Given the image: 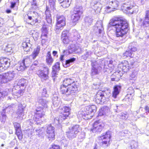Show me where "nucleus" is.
<instances>
[{"label":"nucleus","mask_w":149,"mask_h":149,"mask_svg":"<svg viewBox=\"0 0 149 149\" xmlns=\"http://www.w3.org/2000/svg\"><path fill=\"white\" fill-rule=\"evenodd\" d=\"M108 26L114 29L116 36L120 38V41L125 40L126 34L129 30V25L127 20L121 17H114L110 20Z\"/></svg>","instance_id":"f257e3e1"},{"label":"nucleus","mask_w":149,"mask_h":149,"mask_svg":"<svg viewBox=\"0 0 149 149\" xmlns=\"http://www.w3.org/2000/svg\"><path fill=\"white\" fill-rule=\"evenodd\" d=\"M86 111L85 113L80 111L78 113L79 117L84 119L88 120L91 119L94 113L97 110V107L95 105L87 106L86 108Z\"/></svg>","instance_id":"f03ea898"},{"label":"nucleus","mask_w":149,"mask_h":149,"mask_svg":"<svg viewBox=\"0 0 149 149\" xmlns=\"http://www.w3.org/2000/svg\"><path fill=\"white\" fill-rule=\"evenodd\" d=\"M110 95V93L108 91H99L95 96V102L98 104H102L107 100Z\"/></svg>","instance_id":"7ed1b4c3"},{"label":"nucleus","mask_w":149,"mask_h":149,"mask_svg":"<svg viewBox=\"0 0 149 149\" xmlns=\"http://www.w3.org/2000/svg\"><path fill=\"white\" fill-rule=\"evenodd\" d=\"M62 86L63 87L60 88L61 92L62 94H66V95H73L78 92L79 86L78 82L76 81L75 83L67 87Z\"/></svg>","instance_id":"20e7f679"},{"label":"nucleus","mask_w":149,"mask_h":149,"mask_svg":"<svg viewBox=\"0 0 149 149\" xmlns=\"http://www.w3.org/2000/svg\"><path fill=\"white\" fill-rule=\"evenodd\" d=\"M105 63L104 61L99 60L98 61L95 63H92V68L91 74L93 76L98 74L99 73V70L103 68L105 69L107 68V65L104 64V65L102 64Z\"/></svg>","instance_id":"39448f33"},{"label":"nucleus","mask_w":149,"mask_h":149,"mask_svg":"<svg viewBox=\"0 0 149 149\" xmlns=\"http://www.w3.org/2000/svg\"><path fill=\"white\" fill-rule=\"evenodd\" d=\"M39 69L36 71V74L42 79L46 80L48 78V74L49 72L48 68L43 64H41L38 66Z\"/></svg>","instance_id":"423d86ee"},{"label":"nucleus","mask_w":149,"mask_h":149,"mask_svg":"<svg viewBox=\"0 0 149 149\" xmlns=\"http://www.w3.org/2000/svg\"><path fill=\"white\" fill-rule=\"evenodd\" d=\"M45 110L41 108H37L34 111V120L35 124L40 125L42 122V118L45 115Z\"/></svg>","instance_id":"0eeeda50"},{"label":"nucleus","mask_w":149,"mask_h":149,"mask_svg":"<svg viewBox=\"0 0 149 149\" xmlns=\"http://www.w3.org/2000/svg\"><path fill=\"white\" fill-rule=\"evenodd\" d=\"M110 138V132H107L104 135L99 137V141L98 143L99 145L103 147H107L108 146Z\"/></svg>","instance_id":"6e6552de"},{"label":"nucleus","mask_w":149,"mask_h":149,"mask_svg":"<svg viewBox=\"0 0 149 149\" xmlns=\"http://www.w3.org/2000/svg\"><path fill=\"white\" fill-rule=\"evenodd\" d=\"M79 125H75L71 128H69L68 131L66 132L67 136L70 139H73L76 137L77 134L79 132Z\"/></svg>","instance_id":"1a4fd4ad"},{"label":"nucleus","mask_w":149,"mask_h":149,"mask_svg":"<svg viewBox=\"0 0 149 149\" xmlns=\"http://www.w3.org/2000/svg\"><path fill=\"white\" fill-rule=\"evenodd\" d=\"M82 9L81 7L76 6L74 8L73 13L72 14L71 18L73 22L78 21L80 18V15L82 13Z\"/></svg>","instance_id":"9d476101"},{"label":"nucleus","mask_w":149,"mask_h":149,"mask_svg":"<svg viewBox=\"0 0 149 149\" xmlns=\"http://www.w3.org/2000/svg\"><path fill=\"white\" fill-rule=\"evenodd\" d=\"M70 109L69 107L64 106L63 107H60L59 108V112L61 113V119H66L70 114Z\"/></svg>","instance_id":"9b49d317"},{"label":"nucleus","mask_w":149,"mask_h":149,"mask_svg":"<svg viewBox=\"0 0 149 149\" xmlns=\"http://www.w3.org/2000/svg\"><path fill=\"white\" fill-rule=\"evenodd\" d=\"M30 60L29 58H27L23 60L22 63H18L16 65V69L19 71H24L30 63Z\"/></svg>","instance_id":"f8f14e48"},{"label":"nucleus","mask_w":149,"mask_h":149,"mask_svg":"<svg viewBox=\"0 0 149 149\" xmlns=\"http://www.w3.org/2000/svg\"><path fill=\"white\" fill-rule=\"evenodd\" d=\"M66 18L63 15H57L56 17L57 23L56 29L61 30L64 26L65 25Z\"/></svg>","instance_id":"ddd939ff"},{"label":"nucleus","mask_w":149,"mask_h":149,"mask_svg":"<svg viewBox=\"0 0 149 149\" xmlns=\"http://www.w3.org/2000/svg\"><path fill=\"white\" fill-rule=\"evenodd\" d=\"M108 4L113 7L111 8L108 6L107 7V11L108 13L118 9L117 8L119 6V3L117 0H108Z\"/></svg>","instance_id":"4468645a"},{"label":"nucleus","mask_w":149,"mask_h":149,"mask_svg":"<svg viewBox=\"0 0 149 149\" xmlns=\"http://www.w3.org/2000/svg\"><path fill=\"white\" fill-rule=\"evenodd\" d=\"M54 129V127L51 125H48L47 126L46 129L47 135L48 137L50 139L49 140H51V139L52 140L54 139L55 136Z\"/></svg>","instance_id":"2eb2a0df"},{"label":"nucleus","mask_w":149,"mask_h":149,"mask_svg":"<svg viewBox=\"0 0 149 149\" xmlns=\"http://www.w3.org/2000/svg\"><path fill=\"white\" fill-rule=\"evenodd\" d=\"M10 65V61L6 58L0 60V72L3 71Z\"/></svg>","instance_id":"dca6fc26"},{"label":"nucleus","mask_w":149,"mask_h":149,"mask_svg":"<svg viewBox=\"0 0 149 149\" xmlns=\"http://www.w3.org/2000/svg\"><path fill=\"white\" fill-rule=\"evenodd\" d=\"M93 127V128L91 129V131L93 132L96 133L100 132L103 127V126L99 123L98 121H96L94 123Z\"/></svg>","instance_id":"f3484780"},{"label":"nucleus","mask_w":149,"mask_h":149,"mask_svg":"<svg viewBox=\"0 0 149 149\" xmlns=\"http://www.w3.org/2000/svg\"><path fill=\"white\" fill-rule=\"evenodd\" d=\"M64 54L61 55L60 58V59L62 61L63 66L65 68H67L71 65L72 63L75 61L76 59L74 58H72L66 60L65 61L63 62L64 60Z\"/></svg>","instance_id":"a211bd4d"},{"label":"nucleus","mask_w":149,"mask_h":149,"mask_svg":"<svg viewBox=\"0 0 149 149\" xmlns=\"http://www.w3.org/2000/svg\"><path fill=\"white\" fill-rule=\"evenodd\" d=\"M76 81H77L75 80V79L74 77L65 78L63 81V84L61 85V88L63 87L62 86L67 87L71 84L75 83Z\"/></svg>","instance_id":"6ab92c4d"},{"label":"nucleus","mask_w":149,"mask_h":149,"mask_svg":"<svg viewBox=\"0 0 149 149\" xmlns=\"http://www.w3.org/2000/svg\"><path fill=\"white\" fill-rule=\"evenodd\" d=\"M38 102L39 103V107L38 108H41L45 110L47 108L48 102L46 99L40 97L38 99Z\"/></svg>","instance_id":"aec40b11"},{"label":"nucleus","mask_w":149,"mask_h":149,"mask_svg":"<svg viewBox=\"0 0 149 149\" xmlns=\"http://www.w3.org/2000/svg\"><path fill=\"white\" fill-rule=\"evenodd\" d=\"M6 83L12 80L14 78L15 74L13 71H9L7 73L3 74Z\"/></svg>","instance_id":"412c9836"},{"label":"nucleus","mask_w":149,"mask_h":149,"mask_svg":"<svg viewBox=\"0 0 149 149\" xmlns=\"http://www.w3.org/2000/svg\"><path fill=\"white\" fill-rule=\"evenodd\" d=\"M104 29L102 22L101 21H97L96 24L95 30L96 33H98L99 36H100V34L103 33Z\"/></svg>","instance_id":"4be33fe9"},{"label":"nucleus","mask_w":149,"mask_h":149,"mask_svg":"<svg viewBox=\"0 0 149 149\" xmlns=\"http://www.w3.org/2000/svg\"><path fill=\"white\" fill-rule=\"evenodd\" d=\"M118 67L124 72H127L129 70V64L128 62L126 61H123L122 63L119 65Z\"/></svg>","instance_id":"5701e85b"},{"label":"nucleus","mask_w":149,"mask_h":149,"mask_svg":"<svg viewBox=\"0 0 149 149\" xmlns=\"http://www.w3.org/2000/svg\"><path fill=\"white\" fill-rule=\"evenodd\" d=\"M139 22L142 28H147L149 27V18L145 17L143 19L140 18Z\"/></svg>","instance_id":"b1692460"},{"label":"nucleus","mask_w":149,"mask_h":149,"mask_svg":"<svg viewBox=\"0 0 149 149\" xmlns=\"http://www.w3.org/2000/svg\"><path fill=\"white\" fill-rule=\"evenodd\" d=\"M60 63L59 62L56 63L52 67V77H56L58 74V72L60 70Z\"/></svg>","instance_id":"393cba45"},{"label":"nucleus","mask_w":149,"mask_h":149,"mask_svg":"<svg viewBox=\"0 0 149 149\" xmlns=\"http://www.w3.org/2000/svg\"><path fill=\"white\" fill-rule=\"evenodd\" d=\"M50 10L47 7H46V9L45 11L46 15V19L47 23L49 24V26H52V20L51 18V15L50 13Z\"/></svg>","instance_id":"a878e982"},{"label":"nucleus","mask_w":149,"mask_h":149,"mask_svg":"<svg viewBox=\"0 0 149 149\" xmlns=\"http://www.w3.org/2000/svg\"><path fill=\"white\" fill-rule=\"evenodd\" d=\"M17 114L18 115V117L21 120L24 118V108L22 107V104H19L18 105Z\"/></svg>","instance_id":"bb28decb"},{"label":"nucleus","mask_w":149,"mask_h":149,"mask_svg":"<svg viewBox=\"0 0 149 149\" xmlns=\"http://www.w3.org/2000/svg\"><path fill=\"white\" fill-rule=\"evenodd\" d=\"M120 73L121 71L119 70V71H117L114 73L111 76V80L118 81L123 75V74Z\"/></svg>","instance_id":"cd10ccee"},{"label":"nucleus","mask_w":149,"mask_h":149,"mask_svg":"<svg viewBox=\"0 0 149 149\" xmlns=\"http://www.w3.org/2000/svg\"><path fill=\"white\" fill-rule=\"evenodd\" d=\"M91 5L93 6V8L95 11L98 12L101 9L102 5L100 2L93 1L91 3Z\"/></svg>","instance_id":"c85d7f7f"},{"label":"nucleus","mask_w":149,"mask_h":149,"mask_svg":"<svg viewBox=\"0 0 149 149\" xmlns=\"http://www.w3.org/2000/svg\"><path fill=\"white\" fill-rule=\"evenodd\" d=\"M68 49H70L69 52L71 54L73 52L78 53L81 50V49L78 46H76L74 44H72L68 47Z\"/></svg>","instance_id":"c756f323"},{"label":"nucleus","mask_w":149,"mask_h":149,"mask_svg":"<svg viewBox=\"0 0 149 149\" xmlns=\"http://www.w3.org/2000/svg\"><path fill=\"white\" fill-rule=\"evenodd\" d=\"M52 99L53 104L55 107H57L59 105L60 102V99L58 98L57 94H53Z\"/></svg>","instance_id":"7c9ffc66"},{"label":"nucleus","mask_w":149,"mask_h":149,"mask_svg":"<svg viewBox=\"0 0 149 149\" xmlns=\"http://www.w3.org/2000/svg\"><path fill=\"white\" fill-rule=\"evenodd\" d=\"M121 89L120 85H116L114 88V90L112 93V96L114 98H116L117 96L119 93Z\"/></svg>","instance_id":"2f4dec72"},{"label":"nucleus","mask_w":149,"mask_h":149,"mask_svg":"<svg viewBox=\"0 0 149 149\" xmlns=\"http://www.w3.org/2000/svg\"><path fill=\"white\" fill-rule=\"evenodd\" d=\"M33 13L36 14H37V13L35 11H33L32 12V11L30 13ZM30 14V13H28L27 16L28 17V19L32 21L31 22L30 24L31 25H37L36 24L37 23H38V20L37 19H36L34 18V17L33 16V17L31 16H30L29 15Z\"/></svg>","instance_id":"473e14b6"},{"label":"nucleus","mask_w":149,"mask_h":149,"mask_svg":"<svg viewBox=\"0 0 149 149\" xmlns=\"http://www.w3.org/2000/svg\"><path fill=\"white\" fill-rule=\"evenodd\" d=\"M109 111V109L107 107H103L99 110L98 115L99 116H102L106 115Z\"/></svg>","instance_id":"72a5a7b5"},{"label":"nucleus","mask_w":149,"mask_h":149,"mask_svg":"<svg viewBox=\"0 0 149 149\" xmlns=\"http://www.w3.org/2000/svg\"><path fill=\"white\" fill-rule=\"evenodd\" d=\"M93 19L91 16L85 17L84 19V25L86 27H89L92 24Z\"/></svg>","instance_id":"f704fd0d"},{"label":"nucleus","mask_w":149,"mask_h":149,"mask_svg":"<svg viewBox=\"0 0 149 149\" xmlns=\"http://www.w3.org/2000/svg\"><path fill=\"white\" fill-rule=\"evenodd\" d=\"M22 46L24 51L27 52L29 51L31 45L29 42H22Z\"/></svg>","instance_id":"c9c22d12"},{"label":"nucleus","mask_w":149,"mask_h":149,"mask_svg":"<svg viewBox=\"0 0 149 149\" xmlns=\"http://www.w3.org/2000/svg\"><path fill=\"white\" fill-rule=\"evenodd\" d=\"M46 61L48 65H51L53 61V59L51 56V54L50 52H48L46 56Z\"/></svg>","instance_id":"e433bc0d"},{"label":"nucleus","mask_w":149,"mask_h":149,"mask_svg":"<svg viewBox=\"0 0 149 149\" xmlns=\"http://www.w3.org/2000/svg\"><path fill=\"white\" fill-rule=\"evenodd\" d=\"M28 83V82L27 80L22 79L19 80L17 84V85L19 86L20 88L21 87H25L27 86Z\"/></svg>","instance_id":"4c0bfd02"},{"label":"nucleus","mask_w":149,"mask_h":149,"mask_svg":"<svg viewBox=\"0 0 149 149\" xmlns=\"http://www.w3.org/2000/svg\"><path fill=\"white\" fill-rule=\"evenodd\" d=\"M29 33L32 35L35 40H37L40 34L38 32L34 30H31L29 31Z\"/></svg>","instance_id":"58836bf2"},{"label":"nucleus","mask_w":149,"mask_h":149,"mask_svg":"<svg viewBox=\"0 0 149 149\" xmlns=\"http://www.w3.org/2000/svg\"><path fill=\"white\" fill-rule=\"evenodd\" d=\"M40 47L39 46H37L36 49H34L33 52L31 56L34 59L38 55L40 50Z\"/></svg>","instance_id":"ea45409f"},{"label":"nucleus","mask_w":149,"mask_h":149,"mask_svg":"<svg viewBox=\"0 0 149 149\" xmlns=\"http://www.w3.org/2000/svg\"><path fill=\"white\" fill-rule=\"evenodd\" d=\"M133 7L134 6L132 5L124 3L122 6V8L123 10L128 11L132 9Z\"/></svg>","instance_id":"a19ab883"},{"label":"nucleus","mask_w":149,"mask_h":149,"mask_svg":"<svg viewBox=\"0 0 149 149\" xmlns=\"http://www.w3.org/2000/svg\"><path fill=\"white\" fill-rule=\"evenodd\" d=\"M135 42H132L129 44L128 49L132 52H135L137 50Z\"/></svg>","instance_id":"79ce46f5"},{"label":"nucleus","mask_w":149,"mask_h":149,"mask_svg":"<svg viewBox=\"0 0 149 149\" xmlns=\"http://www.w3.org/2000/svg\"><path fill=\"white\" fill-rule=\"evenodd\" d=\"M70 3V0H66L61 2V3H60L61 6L64 8H66L69 7Z\"/></svg>","instance_id":"37998d69"},{"label":"nucleus","mask_w":149,"mask_h":149,"mask_svg":"<svg viewBox=\"0 0 149 149\" xmlns=\"http://www.w3.org/2000/svg\"><path fill=\"white\" fill-rule=\"evenodd\" d=\"M123 55V56L125 57H129L132 58L133 57L134 55L132 52L128 50V51L124 53Z\"/></svg>","instance_id":"c03bdc74"},{"label":"nucleus","mask_w":149,"mask_h":149,"mask_svg":"<svg viewBox=\"0 0 149 149\" xmlns=\"http://www.w3.org/2000/svg\"><path fill=\"white\" fill-rule=\"evenodd\" d=\"M134 91L132 87H129L127 89V95H130L132 96L134 95Z\"/></svg>","instance_id":"a18cd8bd"},{"label":"nucleus","mask_w":149,"mask_h":149,"mask_svg":"<svg viewBox=\"0 0 149 149\" xmlns=\"http://www.w3.org/2000/svg\"><path fill=\"white\" fill-rule=\"evenodd\" d=\"M92 54V52L90 50H88L86 51V53L84 55L82 56V57L84 60H86L89 56Z\"/></svg>","instance_id":"49530a36"},{"label":"nucleus","mask_w":149,"mask_h":149,"mask_svg":"<svg viewBox=\"0 0 149 149\" xmlns=\"http://www.w3.org/2000/svg\"><path fill=\"white\" fill-rule=\"evenodd\" d=\"M65 119H61L60 118V115H59V117H56L54 119V124L55 125H58L61 123L63 120Z\"/></svg>","instance_id":"de8ad7c7"},{"label":"nucleus","mask_w":149,"mask_h":149,"mask_svg":"<svg viewBox=\"0 0 149 149\" xmlns=\"http://www.w3.org/2000/svg\"><path fill=\"white\" fill-rule=\"evenodd\" d=\"M120 118L123 119L125 120L128 117V115L126 112L121 113L119 115Z\"/></svg>","instance_id":"09e8293b"},{"label":"nucleus","mask_w":149,"mask_h":149,"mask_svg":"<svg viewBox=\"0 0 149 149\" xmlns=\"http://www.w3.org/2000/svg\"><path fill=\"white\" fill-rule=\"evenodd\" d=\"M50 6L51 8L54 9L55 6V2L56 0H49Z\"/></svg>","instance_id":"8fccbe9b"},{"label":"nucleus","mask_w":149,"mask_h":149,"mask_svg":"<svg viewBox=\"0 0 149 149\" xmlns=\"http://www.w3.org/2000/svg\"><path fill=\"white\" fill-rule=\"evenodd\" d=\"M131 146L132 149H136L138 147V143L134 141H132L131 143Z\"/></svg>","instance_id":"3c124183"},{"label":"nucleus","mask_w":149,"mask_h":149,"mask_svg":"<svg viewBox=\"0 0 149 149\" xmlns=\"http://www.w3.org/2000/svg\"><path fill=\"white\" fill-rule=\"evenodd\" d=\"M3 74H0V85L3 84H6Z\"/></svg>","instance_id":"603ef678"},{"label":"nucleus","mask_w":149,"mask_h":149,"mask_svg":"<svg viewBox=\"0 0 149 149\" xmlns=\"http://www.w3.org/2000/svg\"><path fill=\"white\" fill-rule=\"evenodd\" d=\"M61 39L63 43L65 44H67L69 42V40L68 37H66L64 38Z\"/></svg>","instance_id":"864d4df0"},{"label":"nucleus","mask_w":149,"mask_h":149,"mask_svg":"<svg viewBox=\"0 0 149 149\" xmlns=\"http://www.w3.org/2000/svg\"><path fill=\"white\" fill-rule=\"evenodd\" d=\"M12 49L11 45H8L6 46L5 48V50L8 52H10Z\"/></svg>","instance_id":"5fc2aeb1"},{"label":"nucleus","mask_w":149,"mask_h":149,"mask_svg":"<svg viewBox=\"0 0 149 149\" xmlns=\"http://www.w3.org/2000/svg\"><path fill=\"white\" fill-rule=\"evenodd\" d=\"M73 36L74 38V39L76 40L77 39H79L80 37L77 31L74 32L73 34Z\"/></svg>","instance_id":"6e6d98bb"},{"label":"nucleus","mask_w":149,"mask_h":149,"mask_svg":"<svg viewBox=\"0 0 149 149\" xmlns=\"http://www.w3.org/2000/svg\"><path fill=\"white\" fill-rule=\"evenodd\" d=\"M47 93L46 88H44L42 90V96L43 97H46L48 95L47 94Z\"/></svg>","instance_id":"4d7b16f0"},{"label":"nucleus","mask_w":149,"mask_h":149,"mask_svg":"<svg viewBox=\"0 0 149 149\" xmlns=\"http://www.w3.org/2000/svg\"><path fill=\"white\" fill-rule=\"evenodd\" d=\"M47 28V26L46 25H44L42 28V32L48 33Z\"/></svg>","instance_id":"13d9d810"},{"label":"nucleus","mask_w":149,"mask_h":149,"mask_svg":"<svg viewBox=\"0 0 149 149\" xmlns=\"http://www.w3.org/2000/svg\"><path fill=\"white\" fill-rule=\"evenodd\" d=\"M67 31H63L62 32L61 36V39L64 38L66 37H68L67 36Z\"/></svg>","instance_id":"bf43d9fd"},{"label":"nucleus","mask_w":149,"mask_h":149,"mask_svg":"<svg viewBox=\"0 0 149 149\" xmlns=\"http://www.w3.org/2000/svg\"><path fill=\"white\" fill-rule=\"evenodd\" d=\"M60 146L58 145L54 144L52 145L51 149H60Z\"/></svg>","instance_id":"052dcab7"},{"label":"nucleus","mask_w":149,"mask_h":149,"mask_svg":"<svg viewBox=\"0 0 149 149\" xmlns=\"http://www.w3.org/2000/svg\"><path fill=\"white\" fill-rule=\"evenodd\" d=\"M70 49H68L63 50V52L64 55H68L69 54H71V52H70L69 51Z\"/></svg>","instance_id":"680f3d73"},{"label":"nucleus","mask_w":149,"mask_h":149,"mask_svg":"<svg viewBox=\"0 0 149 149\" xmlns=\"http://www.w3.org/2000/svg\"><path fill=\"white\" fill-rule=\"evenodd\" d=\"M32 5L34 6V8H36L37 7V5L36 0H32Z\"/></svg>","instance_id":"e2e57ef3"},{"label":"nucleus","mask_w":149,"mask_h":149,"mask_svg":"<svg viewBox=\"0 0 149 149\" xmlns=\"http://www.w3.org/2000/svg\"><path fill=\"white\" fill-rule=\"evenodd\" d=\"M14 125L15 129L20 128V124L16 123H14Z\"/></svg>","instance_id":"0e129e2a"},{"label":"nucleus","mask_w":149,"mask_h":149,"mask_svg":"<svg viewBox=\"0 0 149 149\" xmlns=\"http://www.w3.org/2000/svg\"><path fill=\"white\" fill-rule=\"evenodd\" d=\"M1 97H5V96L7 95H8V93L6 91H3L1 92Z\"/></svg>","instance_id":"69168bd1"},{"label":"nucleus","mask_w":149,"mask_h":149,"mask_svg":"<svg viewBox=\"0 0 149 149\" xmlns=\"http://www.w3.org/2000/svg\"><path fill=\"white\" fill-rule=\"evenodd\" d=\"M17 135L18 139L19 140H22V132L16 134Z\"/></svg>","instance_id":"338daca9"},{"label":"nucleus","mask_w":149,"mask_h":149,"mask_svg":"<svg viewBox=\"0 0 149 149\" xmlns=\"http://www.w3.org/2000/svg\"><path fill=\"white\" fill-rule=\"evenodd\" d=\"M145 17L149 18V10H147L145 12Z\"/></svg>","instance_id":"774afa93"}]
</instances>
